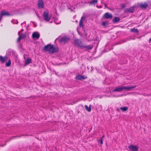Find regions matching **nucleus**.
I'll list each match as a JSON object with an SVG mask.
<instances>
[{
	"mask_svg": "<svg viewBox=\"0 0 151 151\" xmlns=\"http://www.w3.org/2000/svg\"><path fill=\"white\" fill-rule=\"evenodd\" d=\"M137 86H119L116 88V89L113 90V92H119L122 91L123 90H126L127 91H132L134 88L136 87Z\"/></svg>",
	"mask_w": 151,
	"mask_h": 151,
	"instance_id": "f03ea898",
	"label": "nucleus"
},
{
	"mask_svg": "<svg viewBox=\"0 0 151 151\" xmlns=\"http://www.w3.org/2000/svg\"><path fill=\"white\" fill-rule=\"evenodd\" d=\"M98 142L99 143H100L101 144H102L103 143L102 139L100 140H98Z\"/></svg>",
	"mask_w": 151,
	"mask_h": 151,
	"instance_id": "393cba45",
	"label": "nucleus"
},
{
	"mask_svg": "<svg viewBox=\"0 0 151 151\" xmlns=\"http://www.w3.org/2000/svg\"><path fill=\"white\" fill-rule=\"evenodd\" d=\"M11 64V60L9 59L7 62H6V67H10Z\"/></svg>",
	"mask_w": 151,
	"mask_h": 151,
	"instance_id": "f3484780",
	"label": "nucleus"
},
{
	"mask_svg": "<svg viewBox=\"0 0 151 151\" xmlns=\"http://www.w3.org/2000/svg\"><path fill=\"white\" fill-rule=\"evenodd\" d=\"M104 137V135H103V136L101 138V139H102Z\"/></svg>",
	"mask_w": 151,
	"mask_h": 151,
	"instance_id": "4c0bfd02",
	"label": "nucleus"
},
{
	"mask_svg": "<svg viewBox=\"0 0 151 151\" xmlns=\"http://www.w3.org/2000/svg\"><path fill=\"white\" fill-rule=\"evenodd\" d=\"M130 31L131 32L138 33L139 32L138 30L137 29H130Z\"/></svg>",
	"mask_w": 151,
	"mask_h": 151,
	"instance_id": "412c9836",
	"label": "nucleus"
},
{
	"mask_svg": "<svg viewBox=\"0 0 151 151\" xmlns=\"http://www.w3.org/2000/svg\"><path fill=\"white\" fill-rule=\"evenodd\" d=\"M74 43L77 47L80 49L85 48L86 50H91L93 48L92 45H87L86 44H83L81 41L78 39L74 41Z\"/></svg>",
	"mask_w": 151,
	"mask_h": 151,
	"instance_id": "f257e3e1",
	"label": "nucleus"
},
{
	"mask_svg": "<svg viewBox=\"0 0 151 151\" xmlns=\"http://www.w3.org/2000/svg\"><path fill=\"white\" fill-rule=\"evenodd\" d=\"M7 58V56H5L4 57L0 55V62L1 63H4Z\"/></svg>",
	"mask_w": 151,
	"mask_h": 151,
	"instance_id": "9b49d317",
	"label": "nucleus"
},
{
	"mask_svg": "<svg viewBox=\"0 0 151 151\" xmlns=\"http://www.w3.org/2000/svg\"><path fill=\"white\" fill-rule=\"evenodd\" d=\"M16 57L17 58V55H16Z\"/></svg>",
	"mask_w": 151,
	"mask_h": 151,
	"instance_id": "37998d69",
	"label": "nucleus"
},
{
	"mask_svg": "<svg viewBox=\"0 0 151 151\" xmlns=\"http://www.w3.org/2000/svg\"><path fill=\"white\" fill-rule=\"evenodd\" d=\"M40 37V34L37 32H34L32 35V37L33 38H36L38 39Z\"/></svg>",
	"mask_w": 151,
	"mask_h": 151,
	"instance_id": "4468645a",
	"label": "nucleus"
},
{
	"mask_svg": "<svg viewBox=\"0 0 151 151\" xmlns=\"http://www.w3.org/2000/svg\"><path fill=\"white\" fill-rule=\"evenodd\" d=\"M120 20V18L118 17H116L113 19V21L114 22H119Z\"/></svg>",
	"mask_w": 151,
	"mask_h": 151,
	"instance_id": "6ab92c4d",
	"label": "nucleus"
},
{
	"mask_svg": "<svg viewBox=\"0 0 151 151\" xmlns=\"http://www.w3.org/2000/svg\"><path fill=\"white\" fill-rule=\"evenodd\" d=\"M123 96V94H122L121 95H116V96H114L115 97H119V96Z\"/></svg>",
	"mask_w": 151,
	"mask_h": 151,
	"instance_id": "c85d7f7f",
	"label": "nucleus"
},
{
	"mask_svg": "<svg viewBox=\"0 0 151 151\" xmlns=\"http://www.w3.org/2000/svg\"><path fill=\"white\" fill-rule=\"evenodd\" d=\"M149 41L150 43L151 42V38L150 39Z\"/></svg>",
	"mask_w": 151,
	"mask_h": 151,
	"instance_id": "e433bc0d",
	"label": "nucleus"
},
{
	"mask_svg": "<svg viewBox=\"0 0 151 151\" xmlns=\"http://www.w3.org/2000/svg\"><path fill=\"white\" fill-rule=\"evenodd\" d=\"M19 137V136H15V137H13L14 138H16V137Z\"/></svg>",
	"mask_w": 151,
	"mask_h": 151,
	"instance_id": "c9c22d12",
	"label": "nucleus"
},
{
	"mask_svg": "<svg viewBox=\"0 0 151 151\" xmlns=\"http://www.w3.org/2000/svg\"><path fill=\"white\" fill-rule=\"evenodd\" d=\"M87 78V76L85 75H77L76 77L75 78L77 79L80 81L82 80L85 79Z\"/></svg>",
	"mask_w": 151,
	"mask_h": 151,
	"instance_id": "9d476101",
	"label": "nucleus"
},
{
	"mask_svg": "<svg viewBox=\"0 0 151 151\" xmlns=\"http://www.w3.org/2000/svg\"><path fill=\"white\" fill-rule=\"evenodd\" d=\"M135 7L134 6H133L129 9H127L125 10V12H129L130 13H133L134 11V9Z\"/></svg>",
	"mask_w": 151,
	"mask_h": 151,
	"instance_id": "f8f14e48",
	"label": "nucleus"
},
{
	"mask_svg": "<svg viewBox=\"0 0 151 151\" xmlns=\"http://www.w3.org/2000/svg\"><path fill=\"white\" fill-rule=\"evenodd\" d=\"M22 35H19V37L18 38L17 40V43H20V40L21 39H22Z\"/></svg>",
	"mask_w": 151,
	"mask_h": 151,
	"instance_id": "b1692460",
	"label": "nucleus"
},
{
	"mask_svg": "<svg viewBox=\"0 0 151 151\" xmlns=\"http://www.w3.org/2000/svg\"><path fill=\"white\" fill-rule=\"evenodd\" d=\"M49 12L48 10L44 11L42 14L44 20L46 21H49L50 19V17L49 16Z\"/></svg>",
	"mask_w": 151,
	"mask_h": 151,
	"instance_id": "20e7f679",
	"label": "nucleus"
},
{
	"mask_svg": "<svg viewBox=\"0 0 151 151\" xmlns=\"http://www.w3.org/2000/svg\"><path fill=\"white\" fill-rule=\"evenodd\" d=\"M44 3L43 0H38L37 2V7L40 9H43L44 7Z\"/></svg>",
	"mask_w": 151,
	"mask_h": 151,
	"instance_id": "423d86ee",
	"label": "nucleus"
},
{
	"mask_svg": "<svg viewBox=\"0 0 151 151\" xmlns=\"http://www.w3.org/2000/svg\"><path fill=\"white\" fill-rule=\"evenodd\" d=\"M122 8L125 7V5L124 4H122Z\"/></svg>",
	"mask_w": 151,
	"mask_h": 151,
	"instance_id": "7c9ffc66",
	"label": "nucleus"
},
{
	"mask_svg": "<svg viewBox=\"0 0 151 151\" xmlns=\"http://www.w3.org/2000/svg\"><path fill=\"white\" fill-rule=\"evenodd\" d=\"M97 0H93L89 2L91 4L95 5L96 3H97Z\"/></svg>",
	"mask_w": 151,
	"mask_h": 151,
	"instance_id": "aec40b11",
	"label": "nucleus"
},
{
	"mask_svg": "<svg viewBox=\"0 0 151 151\" xmlns=\"http://www.w3.org/2000/svg\"><path fill=\"white\" fill-rule=\"evenodd\" d=\"M12 22L13 23L17 24L18 23V22L16 20H13L12 21Z\"/></svg>",
	"mask_w": 151,
	"mask_h": 151,
	"instance_id": "a878e982",
	"label": "nucleus"
},
{
	"mask_svg": "<svg viewBox=\"0 0 151 151\" xmlns=\"http://www.w3.org/2000/svg\"><path fill=\"white\" fill-rule=\"evenodd\" d=\"M138 6L143 9H146L148 6V4L146 2H141L138 4Z\"/></svg>",
	"mask_w": 151,
	"mask_h": 151,
	"instance_id": "6e6552de",
	"label": "nucleus"
},
{
	"mask_svg": "<svg viewBox=\"0 0 151 151\" xmlns=\"http://www.w3.org/2000/svg\"><path fill=\"white\" fill-rule=\"evenodd\" d=\"M60 22H61L60 21H59V22H55V23L57 24H59L60 23Z\"/></svg>",
	"mask_w": 151,
	"mask_h": 151,
	"instance_id": "72a5a7b5",
	"label": "nucleus"
},
{
	"mask_svg": "<svg viewBox=\"0 0 151 151\" xmlns=\"http://www.w3.org/2000/svg\"><path fill=\"white\" fill-rule=\"evenodd\" d=\"M23 29H21V32H22V31H23Z\"/></svg>",
	"mask_w": 151,
	"mask_h": 151,
	"instance_id": "ea45409f",
	"label": "nucleus"
},
{
	"mask_svg": "<svg viewBox=\"0 0 151 151\" xmlns=\"http://www.w3.org/2000/svg\"><path fill=\"white\" fill-rule=\"evenodd\" d=\"M44 50L47 51L50 53H53L55 52H57L58 51V49L56 47H54L53 45H47L45 46L43 48Z\"/></svg>",
	"mask_w": 151,
	"mask_h": 151,
	"instance_id": "7ed1b4c3",
	"label": "nucleus"
},
{
	"mask_svg": "<svg viewBox=\"0 0 151 151\" xmlns=\"http://www.w3.org/2000/svg\"><path fill=\"white\" fill-rule=\"evenodd\" d=\"M120 109L122 110L123 112L127 110L128 109V107L127 106L124 107H121Z\"/></svg>",
	"mask_w": 151,
	"mask_h": 151,
	"instance_id": "a211bd4d",
	"label": "nucleus"
},
{
	"mask_svg": "<svg viewBox=\"0 0 151 151\" xmlns=\"http://www.w3.org/2000/svg\"><path fill=\"white\" fill-rule=\"evenodd\" d=\"M70 40V38L68 37H63L60 40L59 42L63 44L67 43Z\"/></svg>",
	"mask_w": 151,
	"mask_h": 151,
	"instance_id": "0eeeda50",
	"label": "nucleus"
},
{
	"mask_svg": "<svg viewBox=\"0 0 151 151\" xmlns=\"http://www.w3.org/2000/svg\"><path fill=\"white\" fill-rule=\"evenodd\" d=\"M74 102V103H75H75H76V101H75V102L74 101V102Z\"/></svg>",
	"mask_w": 151,
	"mask_h": 151,
	"instance_id": "79ce46f5",
	"label": "nucleus"
},
{
	"mask_svg": "<svg viewBox=\"0 0 151 151\" xmlns=\"http://www.w3.org/2000/svg\"><path fill=\"white\" fill-rule=\"evenodd\" d=\"M54 19L55 20H57L58 19L57 18L55 17V18H54Z\"/></svg>",
	"mask_w": 151,
	"mask_h": 151,
	"instance_id": "f704fd0d",
	"label": "nucleus"
},
{
	"mask_svg": "<svg viewBox=\"0 0 151 151\" xmlns=\"http://www.w3.org/2000/svg\"><path fill=\"white\" fill-rule=\"evenodd\" d=\"M103 17L105 19H111L112 17V15L111 14L106 12L104 14Z\"/></svg>",
	"mask_w": 151,
	"mask_h": 151,
	"instance_id": "ddd939ff",
	"label": "nucleus"
},
{
	"mask_svg": "<svg viewBox=\"0 0 151 151\" xmlns=\"http://www.w3.org/2000/svg\"><path fill=\"white\" fill-rule=\"evenodd\" d=\"M85 107L86 109V110L88 112H90L91 110V105H89V107H88V106L87 105H85Z\"/></svg>",
	"mask_w": 151,
	"mask_h": 151,
	"instance_id": "dca6fc26",
	"label": "nucleus"
},
{
	"mask_svg": "<svg viewBox=\"0 0 151 151\" xmlns=\"http://www.w3.org/2000/svg\"><path fill=\"white\" fill-rule=\"evenodd\" d=\"M128 149L131 151H137L138 147L133 145H131L128 146Z\"/></svg>",
	"mask_w": 151,
	"mask_h": 151,
	"instance_id": "39448f33",
	"label": "nucleus"
},
{
	"mask_svg": "<svg viewBox=\"0 0 151 151\" xmlns=\"http://www.w3.org/2000/svg\"><path fill=\"white\" fill-rule=\"evenodd\" d=\"M10 14L9 13L6 11L5 10H3L1 12V14H0V21H1L2 17L3 16H9Z\"/></svg>",
	"mask_w": 151,
	"mask_h": 151,
	"instance_id": "1a4fd4ad",
	"label": "nucleus"
},
{
	"mask_svg": "<svg viewBox=\"0 0 151 151\" xmlns=\"http://www.w3.org/2000/svg\"><path fill=\"white\" fill-rule=\"evenodd\" d=\"M79 26L80 27H83V24L82 23V20H80L79 22Z\"/></svg>",
	"mask_w": 151,
	"mask_h": 151,
	"instance_id": "4be33fe9",
	"label": "nucleus"
},
{
	"mask_svg": "<svg viewBox=\"0 0 151 151\" xmlns=\"http://www.w3.org/2000/svg\"><path fill=\"white\" fill-rule=\"evenodd\" d=\"M24 24V25H25V24H26V22H23V23H22L21 24V25H22L23 24Z\"/></svg>",
	"mask_w": 151,
	"mask_h": 151,
	"instance_id": "473e14b6",
	"label": "nucleus"
},
{
	"mask_svg": "<svg viewBox=\"0 0 151 151\" xmlns=\"http://www.w3.org/2000/svg\"><path fill=\"white\" fill-rule=\"evenodd\" d=\"M21 33V32H18V35H22V38H23L24 37H25V35H24V34H21V35H20V34Z\"/></svg>",
	"mask_w": 151,
	"mask_h": 151,
	"instance_id": "5701e85b",
	"label": "nucleus"
},
{
	"mask_svg": "<svg viewBox=\"0 0 151 151\" xmlns=\"http://www.w3.org/2000/svg\"><path fill=\"white\" fill-rule=\"evenodd\" d=\"M101 25L103 26H105L106 25V23L104 22H102Z\"/></svg>",
	"mask_w": 151,
	"mask_h": 151,
	"instance_id": "cd10ccee",
	"label": "nucleus"
},
{
	"mask_svg": "<svg viewBox=\"0 0 151 151\" xmlns=\"http://www.w3.org/2000/svg\"><path fill=\"white\" fill-rule=\"evenodd\" d=\"M32 22V23H33V24H34V27H36V23H35L34 22Z\"/></svg>",
	"mask_w": 151,
	"mask_h": 151,
	"instance_id": "2f4dec72",
	"label": "nucleus"
},
{
	"mask_svg": "<svg viewBox=\"0 0 151 151\" xmlns=\"http://www.w3.org/2000/svg\"><path fill=\"white\" fill-rule=\"evenodd\" d=\"M85 17L84 16H83L82 17H81V20H82H82L84 19H85Z\"/></svg>",
	"mask_w": 151,
	"mask_h": 151,
	"instance_id": "c756f323",
	"label": "nucleus"
},
{
	"mask_svg": "<svg viewBox=\"0 0 151 151\" xmlns=\"http://www.w3.org/2000/svg\"><path fill=\"white\" fill-rule=\"evenodd\" d=\"M26 55H25V54H24V59H25V56Z\"/></svg>",
	"mask_w": 151,
	"mask_h": 151,
	"instance_id": "58836bf2",
	"label": "nucleus"
},
{
	"mask_svg": "<svg viewBox=\"0 0 151 151\" xmlns=\"http://www.w3.org/2000/svg\"><path fill=\"white\" fill-rule=\"evenodd\" d=\"M98 8H102V6H100L99 7H98Z\"/></svg>",
	"mask_w": 151,
	"mask_h": 151,
	"instance_id": "a19ab883",
	"label": "nucleus"
},
{
	"mask_svg": "<svg viewBox=\"0 0 151 151\" xmlns=\"http://www.w3.org/2000/svg\"><path fill=\"white\" fill-rule=\"evenodd\" d=\"M8 51H9V52H12V54L13 55H14V54H15V52L14 51H13L12 50H11V49H9L8 50Z\"/></svg>",
	"mask_w": 151,
	"mask_h": 151,
	"instance_id": "bb28decb",
	"label": "nucleus"
},
{
	"mask_svg": "<svg viewBox=\"0 0 151 151\" xmlns=\"http://www.w3.org/2000/svg\"><path fill=\"white\" fill-rule=\"evenodd\" d=\"M32 62V60L31 58H28L26 60L25 63L24 64V66H26L27 65H29Z\"/></svg>",
	"mask_w": 151,
	"mask_h": 151,
	"instance_id": "2eb2a0df",
	"label": "nucleus"
}]
</instances>
